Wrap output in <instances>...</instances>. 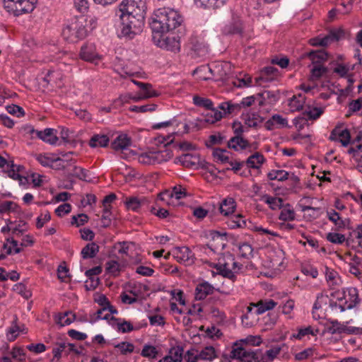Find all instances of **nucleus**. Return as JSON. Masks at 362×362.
Wrapping results in <instances>:
<instances>
[{
  "label": "nucleus",
  "instance_id": "obj_1",
  "mask_svg": "<svg viewBox=\"0 0 362 362\" xmlns=\"http://www.w3.org/2000/svg\"><path fill=\"white\" fill-rule=\"evenodd\" d=\"M182 16L175 10L170 8H160L154 11L151 23L152 34L168 33L181 26Z\"/></svg>",
  "mask_w": 362,
  "mask_h": 362
},
{
  "label": "nucleus",
  "instance_id": "obj_2",
  "mask_svg": "<svg viewBox=\"0 0 362 362\" xmlns=\"http://www.w3.org/2000/svg\"><path fill=\"white\" fill-rule=\"evenodd\" d=\"M145 13L128 14L125 16L119 15L122 25V34L123 36L133 39L136 35L140 34L145 23Z\"/></svg>",
  "mask_w": 362,
  "mask_h": 362
},
{
  "label": "nucleus",
  "instance_id": "obj_3",
  "mask_svg": "<svg viewBox=\"0 0 362 362\" xmlns=\"http://www.w3.org/2000/svg\"><path fill=\"white\" fill-rule=\"evenodd\" d=\"M86 21L84 17L73 18L62 30L64 38L69 42H76L87 36Z\"/></svg>",
  "mask_w": 362,
  "mask_h": 362
},
{
  "label": "nucleus",
  "instance_id": "obj_4",
  "mask_svg": "<svg viewBox=\"0 0 362 362\" xmlns=\"http://www.w3.org/2000/svg\"><path fill=\"white\" fill-rule=\"evenodd\" d=\"M230 357L238 359V362H267L260 350L246 349L242 346H239L237 342L234 344Z\"/></svg>",
  "mask_w": 362,
  "mask_h": 362
},
{
  "label": "nucleus",
  "instance_id": "obj_5",
  "mask_svg": "<svg viewBox=\"0 0 362 362\" xmlns=\"http://www.w3.org/2000/svg\"><path fill=\"white\" fill-rule=\"evenodd\" d=\"M167 33L152 34V40L160 48L177 52L180 49V37L173 33L166 35Z\"/></svg>",
  "mask_w": 362,
  "mask_h": 362
},
{
  "label": "nucleus",
  "instance_id": "obj_6",
  "mask_svg": "<svg viewBox=\"0 0 362 362\" xmlns=\"http://www.w3.org/2000/svg\"><path fill=\"white\" fill-rule=\"evenodd\" d=\"M37 2V0H4V7L16 16L32 12Z\"/></svg>",
  "mask_w": 362,
  "mask_h": 362
},
{
  "label": "nucleus",
  "instance_id": "obj_7",
  "mask_svg": "<svg viewBox=\"0 0 362 362\" xmlns=\"http://www.w3.org/2000/svg\"><path fill=\"white\" fill-rule=\"evenodd\" d=\"M146 11V0H122L116 9V14L127 16L145 13Z\"/></svg>",
  "mask_w": 362,
  "mask_h": 362
},
{
  "label": "nucleus",
  "instance_id": "obj_8",
  "mask_svg": "<svg viewBox=\"0 0 362 362\" xmlns=\"http://www.w3.org/2000/svg\"><path fill=\"white\" fill-rule=\"evenodd\" d=\"M243 32V25L240 17L233 14L232 21L223 28V33L225 35L241 34Z\"/></svg>",
  "mask_w": 362,
  "mask_h": 362
},
{
  "label": "nucleus",
  "instance_id": "obj_9",
  "mask_svg": "<svg viewBox=\"0 0 362 362\" xmlns=\"http://www.w3.org/2000/svg\"><path fill=\"white\" fill-rule=\"evenodd\" d=\"M172 254L174 258H175L180 262H192L191 258L192 257L193 255L188 247H175L173 249Z\"/></svg>",
  "mask_w": 362,
  "mask_h": 362
},
{
  "label": "nucleus",
  "instance_id": "obj_10",
  "mask_svg": "<svg viewBox=\"0 0 362 362\" xmlns=\"http://www.w3.org/2000/svg\"><path fill=\"white\" fill-rule=\"evenodd\" d=\"M56 130L52 128H47L44 131L34 129L32 131L39 139L51 145H55L59 139L54 134Z\"/></svg>",
  "mask_w": 362,
  "mask_h": 362
},
{
  "label": "nucleus",
  "instance_id": "obj_11",
  "mask_svg": "<svg viewBox=\"0 0 362 362\" xmlns=\"http://www.w3.org/2000/svg\"><path fill=\"white\" fill-rule=\"evenodd\" d=\"M215 288L207 281L199 284L195 289V299L204 300L208 295L212 294Z\"/></svg>",
  "mask_w": 362,
  "mask_h": 362
},
{
  "label": "nucleus",
  "instance_id": "obj_12",
  "mask_svg": "<svg viewBox=\"0 0 362 362\" xmlns=\"http://www.w3.org/2000/svg\"><path fill=\"white\" fill-rule=\"evenodd\" d=\"M132 144V140L127 134H120L111 143V148L115 151L127 150Z\"/></svg>",
  "mask_w": 362,
  "mask_h": 362
},
{
  "label": "nucleus",
  "instance_id": "obj_13",
  "mask_svg": "<svg viewBox=\"0 0 362 362\" xmlns=\"http://www.w3.org/2000/svg\"><path fill=\"white\" fill-rule=\"evenodd\" d=\"M344 36L345 31L343 29H333L327 35L321 38V43L324 45V47H326L332 42L341 40Z\"/></svg>",
  "mask_w": 362,
  "mask_h": 362
},
{
  "label": "nucleus",
  "instance_id": "obj_14",
  "mask_svg": "<svg viewBox=\"0 0 362 362\" xmlns=\"http://www.w3.org/2000/svg\"><path fill=\"white\" fill-rule=\"evenodd\" d=\"M236 202L232 197H226L218 204V211L223 216H229L234 213Z\"/></svg>",
  "mask_w": 362,
  "mask_h": 362
},
{
  "label": "nucleus",
  "instance_id": "obj_15",
  "mask_svg": "<svg viewBox=\"0 0 362 362\" xmlns=\"http://www.w3.org/2000/svg\"><path fill=\"white\" fill-rule=\"evenodd\" d=\"M279 71L276 68L268 66L264 67L260 72V76L255 78L256 83L261 85L260 81L269 82L274 80L273 76L277 75Z\"/></svg>",
  "mask_w": 362,
  "mask_h": 362
},
{
  "label": "nucleus",
  "instance_id": "obj_16",
  "mask_svg": "<svg viewBox=\"0 0 362 362\" xmlns=\"http://www.w3.org/2000/svg\"><path fill=\"white\" fill-rule=\"evenodd\" d=\"M149 200L146 197L138 198L131 197L127 198L125 205L128 209L136 211L140 207L148 205Z\"/></svg>",
  "mask_w": 362,
  "mask_h": 362
},
{
  "label": "nucleus",
  "instance_id": "obj_17",
  "mask_svg": "<svg viewBox=\"0 0 362 362\" xmlns=\"http://www.w3.org/2000/svg\"><path fill=\"white\" fill-rule=\"evenodd\" d=\"M227 146L229 148L238 151L240 149H246L250 146V144L248 141L243 136H234L228 141Z\"/></svg>",
  "mask_w": 362,
  "mask_h": 362
},
{
  "label": "nucleus",
  "instance_id": "obj_18",
  "mask_svg": "<svg viewBox=\"0 0 362 362\" xmlns=\"http://www.w3.org/2000/svg\"><path fill=\"white\" fill-rule=\"evenodd\" d=\"M80 56L85 61L93 62L98 57L95 45L93 44L83 45L81 49Z\"/></svg>",
  "mask_w": 362,
  "mask_h": 362
},
{
  "label": "nucleus",
  "instance_id": "obj_19",
  "mask_svg": "<svg viewBox=\"0 0 362 362\" xmlns=\"http://www.w3.org/2000/svg\"><path fill=\"white\" fill-rule=\"evenodd\" d=\"M176 160L185 167H195L199 162V154L185 153L176 158Z\"/></svg>",
  "mask_w": 362,
  "mask_h": 362
},
{
  "label": "nucleus",
  "instance_id": "obj_20",
  "mask_svg": "<svg viewBox=\"0 0 362 362\" xmlns=\"http://www.w3.org/2000/svg\"><path fill=\"white\" fill-rule=\"evenodd\" d=\"M310 58L313 64H321L327 60L328 54L324 49L311 51L305 54Z\"/></svg>",
  "mask_w": 362,
  "mask_h": 362
},
{
  "label": "nucleus",
  "instance_id": "obj_21",
  "mask_svg": "<svg viewBox=\"0 0 362 362\" xmlns=\"http://www.w3.org/2000/svg\"><path fill=\"white\" fill-rule=\"evenodd\" d=\"M214 268H215L218 271V274L223 277L228 278L233 281L235 279V275L230 268L229 264L228 262H224L223 264L219 262L218 264H216L214 266Z\"/></svg>",
  "mask_w": 362,
  "mask_h": 362
},
{
  "label": "nucleus",
  "instance_id": "obj_22",
  "mask_svg": "<svg viewBox=\"0 0 362 362\" xmlns=\"http://www.w3.org/2000/svg\"><path fill=\"white\" fill-rule=\"evenodd\" d=\"M327 217L329 221L333 222L338 229L344 228L347 223L350 222L349 218L342 220L336 211L332 209L330 211H327Z\"/></svg>",
  "mask_w": 362,
  "mask_h": 362
},
{
  "label": "nucleus",
  "instance_id": "obj_23",
  "mask_svg": "<svg viewBox=\"0 0 362 362\" xmlns=\"http://www.w3.org/2000/svg\"><path fill=\"white\" fill-rule=\"evenodd\" d=\"M99 252V246L94 242L88 243L81 250V256L83 259H90L96 256Z\"/></svg>",
  "mask_w": 362,
  "mask_h": 362
},
{
  "label": "nucleus",
  "instance_id": "obj_24",
  "mask_svg": "<svg viewBox=\"0 0 362 362\" xmlns=\"http://www.w3.org/2000/svg\"><path fill=\"white\" fill-rule=\"evenodd\" d=\"M109 143V138L105 134H95L90 141L89 146L92 148L105 147Z\"/></svg>",
  "mask_w": 362,
  "mask_h": 362
},
{
  "label": "nucleus",
  "instance_id": "obj_25",
  "mask_svg": "<svg viewBox=\"0 0 362 362\" xmlns=\"http://www.w3.org/2000/svg\"><path fill=\"white\" fill-rule=\"evenodd\" d=\"M211 113H208L206 115L203 116L202 118H199L198 120L200 122H204L207 124H214L216 122L219 121L223 117L222 112L219 111L218 109H214V110H211Z\"/></svg>",
  "mask_w": 362,
  "mask_h": 362
},
{
  "label": "nucleus",
  "instance_id": "obj_26",
  "mask_svg": "<svg viewBox=\"0 0 362 362\" xmlns=\"http://www.w3.org/2000/svg\"><path fill=\"white\" fill-rule=\"evenodd\" d=\"M155 164H160L163 162L169 160L173 156V151L168 148L164 150L153 151Z\"/></svg>",
  "mask_w": 362,
  "mask_h": 362
},
{
  "label": "nucleus",
  "instance_id": "obj_27",
  "mask_svg": "<svg viewBox=\"0 0 362 362\" xmlns=\"http://www.w3.org/2000/svg\"><path fill=\"white\" fill-rule=\"evenodd\" d=\"M262 199L269 204V208L272 210L280 209L284 206L283 199L280 197H272L264 194L262 196Z\"/></svg>",
  "mask_w": 362,
  "mask_h": 362
},
{
  "label": "nucleus",
  "instance_id": "obj_28",
  "mask_svg": "<svg viewBox=\"0 0 362 362\" xmlns=\"http://www.w3.org/2000/svg\"><path fill=\"white\" fill-rule=\"evenodd\" d=\"M264 162V158L263 155L259 152H256L251 155L246 160V164L248 167L254 169H258L259 165Z\"/></svg>",
  "mask_w": 362,
  "mask_h": 362
},
{
  "label": "nucleus",
  "instance_id": "obj_29",
  "mask_svg": "<svg viewBox=\"0 0 362 362\" xmlns=\"http://www.w3.org/2000/svg\"><path fill=\"white\" fill-rule=\"evenodd\" d=\"M276 305V303L272 299L265 301L260 300L256 304L257 310L255 313L257 315H261L267 310H272Z\"/></svg>",
  "mask_w": 362,
  "mask_h": 362
},
{
  "label": "nucleus",
  "instance_id": "obj_30",
  "mask_svg": "<svg viewBox=\"0 0 362 362\" xmlns=\"http://www.w3.org/2000/svg\"><path fill=\"white\" fill-rule=\"evenodd\" d=\"M313 67L310 70V79L316 81L320 79L322 76L328 72V68L322 64H313Z\"/></svg>",
  "mask_w": 362,
  "mask_h": 362
},
{
  "label": "nucleus",
  "instance_id": "obj_31",
  "mask_svg": "<svg viewBox=\"0 0 362 362\" xmlns=\"http://www.w3.org/2000/svg\"><path fill=\"white\" fill-rule=\"evenodd\" d=\"M216 357L215 349L211 346H206L198 354V360L211 361Z\"/></svg>",
  "mask_w": 362,
  "mask_h": 362
},
{
  "label": "nucleus",
  "instance_id": "obj_32",
  "mask_svg": "<svg viewBox=\"0 0 362 362\" xmlns=\"http://www.w3.org/2000/svg\"><path fill=\"white\" fill-rule=\"evenodd\" d=\"M227 225L230 228L248 227L247 221L240 214L234 216L231 219L228 220Z\"/></svg>",
  "mask_w": 362,
  "mask_h": 362
},
{
  "label": "nucleus",
  "instance_id": "obj_33",
  "mask_svg": "<svg viewBox=\"0 0 362 362\" xmlns=\"http://www.w3.org/2000/svg\"><path fill=\"white\" fill-rule=\"evenodd\" d=\"M238 250L240 252V257L247 259H250L253 257V247L247 243H243L238 245Z\"/></svg>",
  "mask_w": 362,
  "mask_h": 362
},
{
  "label": "nucleus",
  "instance_id": "obj_34",
  "mask_svg": "<svg viewBox=\"0 0 362 362\" xmlns=\"http://www.w3.org/2000/svg\"><path fill=\"white\" fill-rule=\"evenodd\" d=\"M279 218L281 221H293L295 219V212L290 204L284 205Z\"/></svg>",
  "mask_w": 362,
  "mask_h": 362
},
{
  "label": "nucleus",
  "instance_id": "obj_35",
  "mask_svg": "<svg viewBox=\"0 0 362 362\" xmlns=\"http://www.w3.org/2000/svg\"><path fill=\"white\" fill-rule=\"evenodd\" d=\"M193 103L197 106L205 107L209 110H214V103L210 99L195 95L193 97Z\"/></svg>",
  "mask_w": 362,
  "mask_h": 362
},
{
  "label": "nucleus",
  "instance_id": "obj_36",
  "mask_svg": "<svg viewBox=\"0 0 362 362\" xmlns=\"http://www.w3.org/2000/svg\"><path fill=\"white\" fill-rule=\"evenodd\" d=\"M37 160L44 167H52L54 163L62 161L60 157H48L45 155L40 154L36 158Z\"/></svg>",
  "mask_w": 362,
  "mask_h": 362
},
{
  "label": "nucleus",
  "instance_id": "obj_37",
  "mask_svg": "<svg viewBox=\"0 0 362 362\" xmlns=\"http://www.w3.org/2000/svg\"><path fill=\"white\" fill-rule=\"evenodd\" d=\"M305 97L301 94L293 95L290 101L289 105L293 110L299 111L303 110L305 103Z\"/></svg>",
  "mask_w": 362,
  "mask_h": 362
},
{
  "label": "nucleus",
  "instance_id": "obj_38",
  "mask_svg": "<svg viewBox=\"0 0 362 362\" xmlns=\"http://www.w3.org/2000/svg\"><path fill=\"white\" fill-rule=\"evenodd\" d=\"M18 317L15 316V319L12 322V325L7 331V339L10 341H14L19 334L20 326L17 324Z\"/></svg>",
  "mask_w": 362,
  "mask_h": 362
},
{
  "label": "nucleus",
  "instance_id": "obj_39",
  "mask_svg": "<svg viewBox=\"0 0 362 362\" xmlns=\"http://www.w3.org/2000/svg\"><path fill=\"white\" fill-rule=\"evenodd\" d=\"M158 351L154 346L150 344H145L143 346V349L141 352V355L143 357L148 358L149 359H155L157 358Z\"/></svg>",
  "mask_w": 362,
  "mask_h": 362
},
{
  "label": "nucleus",
  "instance_id": "obj_40",
  "mask_svg": "<svg viewBox=\"0 0 362 362\" xmlns=\"http://www.w3.org/2000/svg\"><path fill=\"white\" fill-rule=\"evenodd\" d=\"M300 207L301 209V211L305 212L306 211H310V213L308 214V216L310 220H313L317 218L322 211L321 208L320 207H313L311 206H304V205H300Z\"/></svg>",
  "mask_w": 362,
  "mask_h": 362
},
{
  "label": "nucleus",
  "instance_id": "obj_41",
  "mask_svg": "<svg viewBox=\"0 0 362 362\" xmlns=\"http://www.w3.org/2000/svg\"><path fill=\"white\" fill-rule=\"evenodd\" d=\"M263 120L264 119L259 115L252 113L247 115V117L245 119V124L248 127H256L258 124L262 122Z\"/></svg>",
  "mask_w": 362,
  "mask_h": 362
},
{
  "label": "nucleus",
  "instance_id": "obj_42",
  "mask_svg": "<svg viewBox=\"0 0 362 362\" xmlns=\"http://www.w3.org/2000/svg\"><path fill=\"white\" fill-rule=\"evenodd\" d=\"M138 160L144 165H156L154 159V152L148 151L141 153L138 157Z\"/></svg>",
  "mask_w": 362,
  "mask_h": 362
},
{
  "label": "nucleus",
  "instance_id": "obj_43",
  "mask_svg": "<svg viewBox=\"0 0 362 362\" xmlns=\"http://www.w3.org/2000/svg\"><path fill=\"white\" fill-rule=\"evenodd\" d=\"M348 293L351 303L347 306V309H352L360 302L358 290L356 288H348Z\"/></svg>",
  "mask_w": 362,
  "mask_h": 362
},
{
  "label": "nucleus",
  "instance_id": "obj_44",
  "mask_svg": "<svg viewBox=\"0 0 362 362\" xmlns=\"http://www.w3.org/2000/svg\"><path fill=\"white\" fill-rule=\"evenodd\" d=\"M19 206L12 201H5L0 204V214L8 211H18Z\"/></svg>",
  "mask_w": 362,
  "mask_h": 362
},
{
  "label": "nucleus",
  "instance_id": "obj_45",
  "mask_svg": "<svg viewBox=\"0 0 362 362\" xmlns=\"http://www.w3.org/2000/svg\"><path fill=\"white\" fill-rule=\"evenodd\" d=\"M11 355L12 358L18 362H25V352L22 347L14 346L11 351Z\"/></svg>",
  "mask_w": 362,
  "mask_h": 362
},
{
  "label": "nucleus",
  "instance_id": "obj_46",
  "mask_svg": "<svg viewBox=\"0 0 362 362\" xmlns=\"http://www.w3.org/2000/svg\"><path fill=\"white\" fill-rule=\"evenodd\" d=\"M183 348L180 346L172 347L169 351V356L173 359L174 362H181L182 360Z\"/></svg>",
  "mask_w": 362,
  "mask_h": 362
},
{
  "label": "nucleus",
  "instance_id": "obj_47",
  "mask_svg": "<svg viewBox=\"0 0 362 362\" xmlns=\"http://www.w3.org/2000/svg\"><path fill=\"white\" fill-rule=\"evenodd\" d=\"M325 276L327 281L329 283V286L332 287V289H334V286L339 284L337 280L336 279L337 276V273L334 270L330 269L329 268L326 267Z\"/></svg>",
  "mask_w": 362,
  "mask_h": 362
},
{
  "label": "nucleus",
  "instance_id": "obj_48",
  "mask_svg": "<svg viewBox=\"0 0 362 362\" xmlns=\"http://www.w3.org/2000/svg\"><path fill=\"white\" fill-rule=\"evenodd\" d=\"M349 114L346 117H349L352 113L359 111L362 108V97L356 100L350 101L348 104Z\"/></svg>",
  "mask_w": 362,
  "mask_h": 362
},
{
  "label": "nucleus",
  "instance_id": "obj_49",
  "mask_svg": "<svg viewBox=\"0 0 362 362\" xmlns=\"http://www.w3.org/2000/svg\"><path fill=\"white\" fill-rule=\"evenodd\" d=\"M338 136L340 137L339 141L343 146H348L351 142V134L348 129L339 130L338 129Z\"/></svg>",
  "mask_w": 362,
  "mask_h": 362
},
{
  "label": "nucleus",
  "instance_id": "obj_50",
  "mask_svg": "<svg viewBox=\"0 0 362 362\" xmlns=\"http://www.w3.org/2000/svg\"><path fill=\"white\" fill-rule=\"evenodd\" d=\"M227 151L226 149L216 148L213 151V156L221 163L229 162V157L226 155Z\"/></svg>",
  "mask_w": 362,
  "mask_h": 362
},
{
  "label": "nucleus",
  "instance_id": "obj_51",
  "mask_svg": "<svg viewBox=\"0 0 362 362\" xmlns=\"http://www.w3.org/2000/svg\"><path fill=\"white\" fill-rule=\"evenodd\" d=\"M88 221V216L86 214H79L77 216H73L71 220V224L76 227L84 225Z\"/></svg>",
  "mask_w": 362,
  "mask_h": 362
},
{
  "label": "nucleus",
  "instance_id": "obj_52",
  "mask_svg": "<svg viewBox=\"0 0 362 362\" xmlns=\"http://www.w3.org/2000/svg\"><path fill=\"white\" fill-rule=\"evenodd\" d=\"M13 291L21 295L24 298L28 299L31 297V292L27 289L25 285L23 283H18L14 285Z\"/></svg>",
  "mask_w": 362,
  "mask_h": 362
},
{
  "label": "nucleus",
  "instance_id": "obj_53",
  "mask_svg": "<svg viewBox=\"0 0 362 362\" xmlns=\"http://www.w3.org/2000/svg\"><path fill=\"white\" fill-rule=\"evenodd\" d=\"M323 113V110L320 107H314L313 110H306L303 112V115L308 117V119H316ZM307 120V119H305Z\"/></svg>",
  "mask_w": 362,
  "mask_h": 362
},
{
  "label": "nucleus",
  "instance_id": "obj_54",
  "mask_svg": "<svg viewBox=\"0 0 362 362\" xmlns=\"http://www.w3.org/2000/svg\"><path fill=\"white\" fill-rule=\"evenodd\" d=\"M327 240L332 243L342 244L345 241V236L337 233H328Z\"/></svg>",
  "mask_w": 362,
  "mask_h": 362
},
{
  "label": "nucleus",
  "instance_id": "obj_55",
  "mask_svg": "<svg viewBox=\"0 0 362 362\" xmlns=\"http://www.w3.org/2000/svg\"><path fill=\"white\" fill-rule=\"evenodd\" d=\"M115 347L119 349L121 354L123 355L131 354L134 351V346L133 344L126 341H122L119 344H117L115 346Z\"/></svg>",
  "mask_w": 362,
  "mask_h": 362
},
{
  "label": "nucleus",
  "instance_id": "obj_56",
  "mask_svg": "<svg viewBox=\"0 0 362 362\" xmlns=\"http://www.w3.org/2000/svg\"><path fill=\"white\" fill-rule=\"evenodd\" d=\"M331 326L327 327V332L332 334H341L343 332L344 325L337 320H330Z\"/></svg>",
  "mask_w": 362,
  "mask_h": 362
},
{
  "label": "nucleus",
  "instance_id": "obj_57",
  "mask_svg": "<svg viewBox=\"0 0 362 362\" xmlns=\"http://www.w3.org/2000/svg\"><path fill=\"white\" fill-rule=\"evenodd\" d=\"M157 105L156 104H147L141 106L134 105L129 107V110L136 112H146L148 111L152 112L156 110Z\"/></svg>",
  "mask_w": 362,
  "mask_h": 362
},
{
  "label": "nucleus",
  "instance_id": "obj_58",
  "mask_svg": "<svg viewBox=\"0 0 362 362\" xmlns=\"http://www.w3.org/2000/svg\"><path fill=\"white\" fill-rule=\"evenodd\" d=\"M11 168L8 170V175L13 180H18L20 181V183L23 184V181H27V178L24 176L21 175L17 171H16V165L11 161Z\"/></svg>",
  "mask_w": 362,
  "mask_h": 362
},
{
  "label": "nucleus",
  "instance_id": "obj_59",
  "mask_svg": "<svg viewBox=\"0 0 362 362\" xmlns=\"http://www.w3.org/2000/svg\"><path fill=\"white\" fill-rule=\"evenodd\" d=\"M318 332V330L316 329L315 332L313 331L312 327L310 326H308L305 328H301L298 329V332L297 334H293V337L301 339L304 336L311 334V335H316V333Z\"/></svg>",
  "mask_w": 362,
  "mask_h": 362
},
{
  "label": "nucleus",
  "instance_id": "obj_60",
  "mask_svg": "<svg viewBox=\"0 0 362 362\" xmlns=\"http://www.w3.org/2000/svg\"><path fill=\"white\" fill-rule=\"evenodd\" d=\"M281 347L279 346H274L273 348L267 350L264 354L267 362L272 361L276 356L280 353Z\"/></svg>",
  "mask_w": 362,
  "mask_h": 362
},
{
  "label": "nucleus",
  "instance_id": "obj_61",
  "mask_svg": "<svg viewBox=\"0 0 362 362\" xmlns=\"http://www.w3.org/2000/svg\"><path fill=\"white\" fill-rule=\"evenodd\" d=\"M106 272L114 275L119 272V264L117 261L110 260L106 263Z\"/></svg>",
  "mask_w": 362,
  "mask_h": 362
},
{
  "label": "nucleus",
  "instance_id": "obj_62",
  "mask_svg": "<svg viewBox=\"0 0 362 362\" xmlns=\"http://www.w3.org/2000/svg\"><path fill=\"white\" fill-rule=\"evenodd\" d=\"M170 194L173 197H175L176 199H180L187 196V192L185 188H182L180 185L175 186L173 188Z\"/></svg>",
  "mask_w": 362,
  "mask_h": 362
},
{
  "label": "nucleus",
  "instance_id": "obj_63",
  "mask_svg": "<svg viewBox=\"0 0 362 362\" xmlns=\"http://www.w3.org/2000/svg\"><path fill=\"white\" fill-rule=\"evenodd\" d=\"M6 110L9 114L16 115L18 117H23L25 115L24 110L17 105H8Z\"/></svg>",
  "mask_w": 362,
  "mask_h": 362
},
{
  "label": "nucleus",
  "instance_id": "obj_64",
  "mask_svg": "<svg viewBox=\"0 0 362 362\" xmlns=\"http://www.w3.org/2000/svg\"><path fill=\"white\" fill-rule=\"evenodd\" d=\"M198 354V351L196 349L192 348L186 352L185 359L187 362H197Z\"/></svg>",
  "mask_w": 362,
  "mask_h": 362
}]
</instances>
